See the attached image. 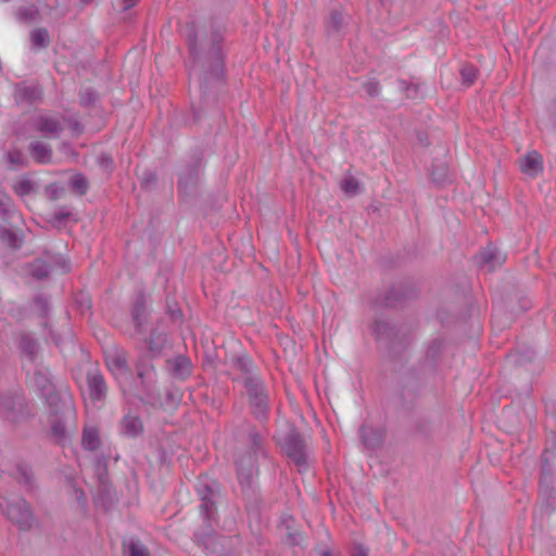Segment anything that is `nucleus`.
<instances>
[{"instance_id": "f257e3e1", "label": "nucleus", "mask_w": 556, "mask_h": 556, "mask_svg": "<svg viewBox=\"0 0 556 556\" xmlns=\"http://www.w3.org/2000/svg\"><path fill=\"white\" fill-rule=\"evenodd\" d=\"M225 26L215 21L211 22L207 34L198 40L194 22L187 24V39L191 56L194 61L207 66L204 80L220 79L224 73V55L222 43L224 41Z\"/></svg>"}, {"instance_id": "f03ea898", "label": "nucleus", "mask_w": 556, "mask_h": 556, "mask_svg": "<svg viewBox=\"0 0 556 556\" xmlns=\"http://www.w3.org/2000/svg\"><path fill=\"white\" fill-rule=\"evenodd\" d=\"M266 455L264 438L254 428H249L240 437L235 453L238 479L243 491L251 489L252 478L257 473L258 459Z\"/></svg>"}, {"instance_id": "7ed1b4c3", "label": "nucleus", "mask_w": 556, "mask_h": 556, "mask_svg": "<svg viewBox=\"0 0 556 556\" xmlns=\"http://www.w3.org/2000/svg\"><path fill=\"white\" fill-rule=\"evenodd\" d=\"M200 514L206 521L215 520L217 504L220 500V488L217 481L208 477H200L197 483Z\"/></svg>"}, {"instance_id": "20e7f679", "label": "nucleus", "mask_w": 556, "mask_h": 556, "mask_svg": "<svg viewBox=\"0 0 556 556\" xmlns=\"http://www.w3.org/2000/svg\"><path fill=\"white\" fill-rule=\"evenodd\" d=\"M245 395L255 418L265 420L269 410V392L261 377L248 378L243 384Z\"/></svg>"}, {"instance_id": "39448f33", "label": "nucleus", "mask_w": 556, "mask_h": 556, "mask_svg": "<svg viewBox=\"0 0 556 556\" xmlns=\"http://www.w3.org/2000/svg\"><path fill=\"white\" fill-rule=\"evenodd\" d=\"M28 415L25 397L20 389L0 393V416L17 422Z\"/></svg>"}, {"instance_id": "423d86ee", "label": "nucleus", "mask_w": 556, "mask_h": 556, "mask_svg": "<svg viewBox=\"0 0 556 556\" xmlns=\"http://www.w3.org/2000/svg\"><path fill=\"white\" fill-rule=\"evenodd\" d=\"M282 450L287 456L295 464L299 471L307 468V443L305 438L295 430L289 431L282 443Z\"/></svg>"}, {"instance_id": "0eeeda50", "label": "nucleus", "mask_w": 556, "mask_h": 556, "mask_svg": "<svg viewBox=\"0 0 556 556\" xmlns=\"http://www.w3.org/2000/svg\"><path fill=\"white\" fill-rule=\"evenodd\" d=\"M4 513L10 521L22 531L30 530L35 523L34 514L23 498L8 503Z\"/></svg>"}, {"instance_id": "6e6552de", "label": "nucleus", "mask_w": 556, "mask_h": 556, "mask_svg": "<svg viewBox=\"0 0 556 556\" xmlns=\"http://www.w3.org/2000/svg\"><path fill=\"white\" fill-rule=\"evenodd\" d=\"M43 397L53 416H70L74 413L72 396L66 391H56L54 388Z\"/></svg>"}, {"instance_id": "1a4fd4ad", "label": "nucleus", "mask_w": 556, "mask_h": 556, "mask_svg": "<svg viewBox=\"0 0 556 556\" xmlns=\"http://www.w3.org/2000/svg\"><path fill=\"white\" fill-rule=\"evenodd\" d=\"M152 358L148 354H142L136 363L137 377L147 392L151 391L156 383V370Z\"/></svg>"}, {"instance_id": "9d476101", "label": "nucleus", "mask_w": 556, "mask_h": 556, "mask_svg": "<svg viewBox=\"0 0 556 556\" xmlns=\"http://www.w3.org/2000/svg\"><path fill=\"white\" fill-rule=\"evenodd\" d=\"M505 261V253L491 244L482 250L478 255L479 266L490 273L502 266Z\"/></svg>"}, {"instance_id": "9b49d317", "label": "nucleus", "mask_w": 556, "mask_h": 556, "mask_svg": "<svg viewBox=\"0 0 556 556\" xmlns=\"http://www.w3.org/2000/svg\"><path fill=\"white\" fill-rule=\"evenodd\" d=\"M106 366L115 375H130L131 369L128 365L127 353L119 348H114L106 353Z\"/></svg>"}, {"instance_id": "f8f14e48", "label": "nucleus", "mask_w": 556, "mask_h": 556, "mask_svg": "<svg viewBox=\"0 0 556 556\" xmlns=\"http://www.w3.org/2000/svg\"><path fill=\"white\" fill-rule=\"evenodd\" d=\"M231 368L237 372V375L232 378V380L239 381L242 384L245 383L248 378L260 377L255 371V367H254L252 361L245 355L232 357Z\"/></svg>"}, {"instance_id": "ddd939ff", "label": "nucleus", "mask_w": 556, "mask_h": 556, "mask_svg": "<svg viewBox=\"0 0 556 556\" xmlns=\"http://www.w3.org/2000/svg\"><path fill=\"white\" fill-rule=\"evenodd\" d=\"M201 169V160H194L187 166L179 176L178 187L185 194L189 193L197 186Z\"/></svg>"}, {"instance_id": "4468645a", "label": "nucleus", "mask_w": 556, "mask_h": 556, "mask_svg": "<svg viewBox=\"0 0 556 556\" xmlns=\"http://www.w3.org/2000/svg\"><path fill=\"white\" fill-rule=\"evenodd\" d=\"M87 386L89 397L92 402H100L106 397L108 387L105 380L97 370L87 374Z\"/></svg>"}, {"instance_id": "2eb2a0df", "label": "nucleus", "mask_w": 556, "mask_h": 556, "mask_svg": "<svg viewBox=\"0 0 556 556\" xmlns=\"http://www.w3.org/2000/svg\"><path fill=\"white\" fill-rule=\"evenodd\" d=\"M166 370L173 378L185 380L191 375L192 364L188 357L177 355L166 361Z\"/></svg>"}, {"instance_id": "dca6fc26", "label": "nucleus", "mask_w": 556, "mask_h": 556, "mask_svg": "<svg viewBox=\"0 0 556 556\" xmlns=\"http://www.w3.org/2000/svg\"><path fill=\"white\" fill-rule=\"evenodd\" d=\"M35 128L46 137L53 138H58L64 129L62 122L52 116H39L35 122Z\"/></svg>"}, {"instance_id": "f3484780", "label": "nucleus", "mask_w": 556, "mask_h": 556, "mask_svg": "<svg viewBox=\"0 0 556 556\" xmlns=\"http://www.w3.org/2000/svg\"><path fill=\"white\" fill-rule=\"evenodd\" d=\"M42 90L37 85H18L15 89V100L17 102L34 103L41 99Z\"/></svg>"}, {"instance_id": "a211bd4d", "label": "nucleus", "mask_w": 556, "mask_h": 556, "mask_svg": "<svg viewBox=\"0 0 556 556\" xmlns=\"http://www.w3.org/2000/svg\"><path fill=\"white\" fill-rule=\"evenodd\" d=\"M121 431L124 435L136 438L143 432V425L139 416L127 414L121 422Z\"/></svg>"}, {"instance_id": "6ab92c4d", "label": "nucleus", "mask_w": 556, "mask_h": 556, "mask_svg": "<svg viewBox=\"0 0 556 556\" xmlns=\"http://www.w3.org/2000/svg\"><path fill=\"white\" fill-rule=\"evenodd\" d=\"M359 433L365 447L369 450H375L379 447L383 441L382 431L369 426H362Z\"/></svg>"}, {"instance_id": "aec40b11", "label": "nucleus", "mask_w": 556, "mask_h": 556, "mask_svg": "<svg viewBox=\"0 0 556 556\" xmlns=\"http://www.w3.org/2000/svg\"><path fill=\"white\" fill-rule=\"evenodd\" d=\"M29 153L31 157L40 164L50 163L52 160V149L48 143L33 141L29 143Z\"/></svg>"}, {"instance_id": "412c9836", "label": "nucleus", "mask_w": 556, "mask_h": 556, "mask_svg": "<svg viewBox=\"0 0 556 556\" xmlns=\"http://www.w3.org/2000/svg\"><path fill=\"white\" fill-rule=\"evenodd\" d=\"M131 317L135 326V334L143 336L146 325V306L142 299L137 300L131 308Z\"/></svg>"}, {"instance_id": "4be33fe9", "label": "nucleus", "mask_w": 556, "mask_h": 556, "mask_svg": "<svg viewBox=\"0 0 556 556\" xmlns=\"http://www.w3.org/2000/svg\"><path fill=\"white\" fill-rule=\"evenodd\" d=\"M522 173L536 175L542 170V156L536 152H529L520 162Z\"/></svg>"}, {"instance_id": "5701e85b", "label": "nucleus", "mask_w": 556, "mask_h": 556, "mask_svg": "<svg viewBox=\"0 0 556 556\" xmlns=\"http://www.w3.org/2000/svg\"><path fill=\"white\" fill-rule=\"evenodd\" d=\"M20 349L31 362L37 357L39 344L29 333H22L20 339Z\"/></svg>"}, {"instance_id": "b1692460", "label": "nucleus", "mask_w": 556, "mask_h": 556, "mask_svg": "<svg viewBox=\"0 0 556 556\" xmlns=\"http://www.w3.org/2000/svg\"><path fill=\"white\" fill-rule=\"evenodd\" d=\"M50 273L51 266L43 260H35L28 265V274L37 280L48 278Z\"/></svg>"}, {"instance_id": "393cba45", "label": "nucleus", "mask_w": 556, "mask_h": 556, "mask_svg": "<svg viewBox=\"0 0 556 556\" xmlns=\"http://www.w3.org/2000/svg\"><path fill=\"white\" fill-rule=\"evenodd\" d=\"M101 444L99 431L91 427L85 428L83 432V446L89 451H96Z\"/></svg>"}, {"instance_id": "a878e982", "label": "nucleus", "mask_w": 556, "mask_h": 556, "mask_svg": "<svg viewBox=\"0 0 556 556\" xmlns=\"http://www.w3.org/2000/svg\"><path fill=\"white\" fill-rule=\"evenodd\" d=\"M165 344V337L162 333L152 332L148 340V355L155 357L160 355Z\"/></svg>"}, {"instance_id": "bb28decb", "label": "nucleus", "mask_w": 556, "mask_h": 556, "mask_svg": "<svg viewBox=\"0 0 556 556\" xmlns=\"http://www.w3.org/2000/svg\"><path fill=\"white\" fill-rule=\"evenodd\" d=\"M0 239L12 249H18L23 243V239L9 228H0Z\"/></svg>"}, {"instance_id": "cd10ccee", "label": "nucleus", "mask_w": 556, "mask_h": 556, "mask_svg": "<svg viewBox=\"0 0 556 556\" xmlns=\"http://www.w3.org/2000/svg\"><path fill=\"white\" fill-rule=\"evenodd\" d=\"M34 381L42 397L54 389V386L50 381L49 377L42 371L35 372Z\"/></svg>"}, {"instance_id": "c85d7f7f", "label": "nucleus", "mask_w": 556, "mask_h": 556, "mask_svg": "<svg viewBox=\"0 0 556 556\" xmlns=\"http://www.w3.org/2000/svg\"><path fill=\"white\" fill-rule=\"evenodd\" d=\"M15 214V207L12 199L8 194L0 195V218L8 220Z\"/></svg>"}, {"instance_id": "c756f323", "label": "nucleus", "mask_w": 556, "mask_h": 556, "mask_svg": "<svg viewBox=\"0 0 556 556\" xmlns=\"http://www.w3.org/2000/svg\"><path fill=\"white\" fill-rule=\"evenodd\" d=\"M31 45L36 48H46L49 45V34L46 28H36L30 33Z\"/></svg>"}, {"instance_id": "7c9ffc66", "label": "nucleus", "mask_w": 556, "mask_h": 556, "mask_svg": "<svg viewBox=\"0 0 556 556\" xmlns=\"http://www.w3.org/2000/svg\"><path fill=\"white\" fill-rule=\"evenodd\" d=\"M13 190L20 197H25L35 191V184L28 178H22L13 185Z\"/></svg>"}, {"instance_id": "2f4dec72", "label": "nucleus", "mask_w": 556, "mask_h": 556, "mask_svg": "<svg viewBox=\"0 0 556 556\" xmlns=\"http://www.w3.org/2000/svg\"><path fill=\"white\" fill-rule=\"evenodd\" d=\"M70 186L74 191L78 192L80 195H84L89 188L88 180L83 174L74 175L70 180Z\"/></svg>"}, {"instance_id": "473e14b6", "label": "nucleus", "mask_w": 556, "mask_h": 556, "mask_svg": "<svg viewBox=\"0 0 556 556\" xmlns=\"http://www.w3.org/2000/svg\"><path fill=\"white\" fill-rule=\"evenodd\" d=\"M343 25V15L339 11H332L327 21V30L328 33H338L342 28Z\"/></svg>"}, {"instance_id": "72a5a7b5", "label": "nucleus", "mask_w": 556, "mask_h": 556, "mask_svg": "<svg viewBox=\"0 0 556 556\" xmlns=\"http://www.w3.org/2000/svg\"><path fill=\"white\" fill-rule=\"evenodd\" d=\"M463 84L470 86L477 78V68L472 65H464L460 70Z\"/></svg>"}, {"instance_id": "f704fd0d", "label": "nucleus", "mask_w": 556, "mask_h": 556, "mask_svg": "<svg viewBox=\"0 0 556 556\" xmlns=\"http://www.w3.org/2000/svg\"><path fill=\"white\" fill-rule=\"evenodd\" d=\"M35 309L40 318H46L49 313V303L42 295H37L34 299Z\"/></svg>"}, {"instance_id": "c9c22d12", "label": "nucleus", "mask_w": 556, "mask_h": 556, "mask_svg": "<svg viewBox=\"0 0 556 556\" xmlns=\"http://www.w3.org/2000/svg\"><path fill=\"white\" fill-rule=\"evenodd\" d=\"M400 88L406 92V97L416 99L420 94L419 84H409L406 80H400Z\"/></svg>"}, {"instance_id": "e433bc0d", "label": "nucleus", "mask_w": 556, "mask_h": 556, "mask_svg": "<svg viewBox=\"0 0 556 556\" xmlns=\"http://www.w3.org/2000/svg\"><path fill=\"white\" fill-rule=\"evenodd\" d=\"M50 424L51 432L55 438L62 439L65 437V425L61 416H54V418L50 420Z\"/></svg>"}, {"instance_id": "4c0bfd02", "label": "nucleus", "mask_w": 556, "mask_h": 556, "mask_svg": "<svg viewBox=\"0 0 556 556\" xmlns=\"http://www.w3.org/2000/svg\"><path fill=\"white\" fill-rule=\"evenodd\" d=\"M38 15L39 12L35 7L21 8L17 12V17L24 22L35 21Z\"/></svg>"}, {"instance_id": "58836bf2", "label": "nucleus", "mask_w": 556, "mask_h": 556, "mask_svg": "<svg viewBox=\"0 0 556 556\" xmlns=\"http://www.w3.org/2000/svg\"><path fill=\"white\" fill-rule=\"evenodd\" d=\"M8 161L16 167H23L27 163L23 152L16 149L8 152Z\"/></svg>"}, {"instance_id": "ea45409f", "label": "nucleus", "mask_w": 556, "mask_h": 556, "mask_svg": "<svg viewBox=\"0 0 556 556\" xmlns=\"http://www.w3.org/2000/svg\"><path fill=\"white\" fill-rule=\"evenodd\" d=\"M79 101L84 106L92 105L97 101V93L91 88H85L79 92Z\"/></svg>"}, {"instance_id": "a19ab883", "label": "nucleus", "mask_w": 556, "mask_h": 556, "mask_svg": "<svg viewBox=\"0 0 556 556\" xmlns=\"http://www.w3.org/2000/svg\"><path fill=\"white\" fill-rule=\"evenodd\" d=\"M342 190L348 194H356L359 190V184L356 178L348 177L341 182Z\"/></svg>"}, {"instance_id": "79ce46f5", "label": "nucleus", "mask_w": 556, "mask_h": 556, "mask_svg": "<svg viewBox=\"0 0 556 556\" xmlns=\"http://www.w3.org/2000/svg\"><path fill=\"white\" fill-rule=\"evenodd\" d=\"M128 556H149L148 548L138 541L128 544Z\"/></svg>"}, {"instance_id": "37998d69", "label": "nucleus", "mask_w": 556, "mask_h": 556, "mask_svg": "<svg viewBox=\"0 0 556 556\" xmlns=\"http://www.w3.org/2000/svg\"><path fill=\"white\" fill-rule=\"evenodd\" d=\"M363 88L365 89L366 93L371 98L378 97L381 91L380 84L376 79H369L365 81L363 84Z\"/></svg>"}, {"instance_id": "c03bdc74", "label": "nucleus", "mask_w": 556, "mask_h": 556, "mask_svg": "<svg viewBox=\"0 0 556 556\" xmlns=\"http://www.w3.org/2000/svg\"><path fill=\"white\" fill-rule=\"evenodd\" d=\"M391 330V326L384 320H376L374 324V332L377 337L389 336Z\"/></svg>"}, {"instance_id": "a18cd8bd", "label": "nucleus", "mask_w": 556, "mask_h": 556, "mask_svg": "<svg viewBox=\"0 0 556 556\" xmlns=\"http://www.w3.org/2000/svg\"><path fill=\"white\" fill-rule=\"evenodd\" d=\"M17 473L18 482L24 483L25 485H31V473L26 466H18Z\"/></svg>"}, {"instance_id": "49530a36", "label": "nucleus", "mask_w": 556, "mask_h": 556, "mask_svg": "<svg viewBox=\"0 0 556 556\" xmlns=\"http://www.w3.org/2000/svg\"><path fill=\"white\" fill-rule=\"evenodd\" d=\"M140 0H114L115 9L121 12L127 11L139 3Z\"/></svg>"}, {"instance_id": "de8ad7c7", "label": "nucleus", "mask_w": 556, "mask_h": 556, "mask_svg": "<svg viewBox=\"0 0 556 556\" xmlns=\"http://www.w3.org/2000/svg\"><path fill=\"white\" fill-rule=\"evenodd\" d=\"M42 2L45 7L50 11L65 8L67 4V0H42Z\"/></svg>"}, {"instance_id": "09e8293b", "label": "nucleus", "mask_w": 556, "mask_h": 556, "mask_svg": "<svg viewBox=\"0 0 556 556\" xmlns=\"http://www.w3.org/2000/svg\"><path fill=\"white\" fill-rule=\"evenodd\" d=\"M99 164L101 167H103L105 170L111 172L113 168V159L111 155L103 153L99 156Z\"/></svg>"}, {"instance_id": "8fccbe9b", "label": "nucleus", "mask_w": 556, "mask_h": 556, "mask_svg": "<svg viewBox=\"0 0 556 556\" xmlns=\"http://www.w3.org/2000/svg\"><path fill=\"white\" fill-rule=\"evenodd\" d=\"M399 301V294H397V291H395L394 289H392L388 295L386 296V305L388 306H393L397 303Z\"/></svg>"}, {"instance_id": "3c124183", "label": "nucleus", "mask_w": 556, "mask_h": 556, "mask_svg": "<svg viewBox=\"0 0 556 556\" xmlns=\"http://www.w3.org/2000/svg\"><path fill=\"white\" fill-rule=\"evenodd\" d=\"M70 215H71V213L68 211L61 210V211L54 213L53 219L60 225V224L64 223L65 220H67Z\"/></svg>"}, {"instance_id": "603ef678", "label": "nucleus", "mask_w": 556, "mask_h": 556, "mask_svg": "<svg viewBox=\"0 0 556 556\" xmlns=\"http://www.w3.org/2000/svg\"><path fill=\"white\" fill-rule=\"evenodd\" d=\"M431 176L434 181L443 182L446 178V170L444 168H441L439 170L433 169Z\"/></svg>"}, {"instance_id": "864d4df0", "label": "nucleus", "mask_w": 556, "mask_h": 556, "mask_svg": "<svg viewBox=\"0 0 556 556\" xmlns=\"http://www.w3.org/2000/svg\"><path fill=\"white\" fill-rule=\"evenodd\" d=\"M354 556H367V551L365 547L358 545L354 549Z\"/></svg>"}, {"instance_id": "5fc2aeb1", "label": "nucleus", "mask_w": 556, "mask_h": 556, "mask_svg": "<svg viewBox=\"0 0 556 556\" xmlns=\"http://www.w3.org/2000/svg\"><path fill=\"white\" fill-rule=\"evenodd\" d=\"M67 122H68V125L71 126V128H72L74 131H78V132H79V131L81 130V127H80L79 122H77V121H71V119H68Z\"/></svg>"}, {"instance_id": "6e6d98bb", "label": "nucleus", "mask_w": 556, "mask_h": 556, "mask_svg": "<svg viewBox=\"0 0 556 556\" xmlns=\"http://www.w3.org/2000/svg\"><path fill=\"white\" fill-rule=\"evenodd\" d=\"M76 493H77V498H78V501H81V500H84V501H85V493H84V491H83V490H78V489H77V490H76Z\"/></svg>"}, {"instance_id": "4d7b16f0", "label": "nucleus", "mask_w": 556, "mask_h": 556, "mask_svg": "<svg viewBox=\"0 0 556 556\" xmlns=\"http://www.w3.org/2000/svg\"><path fill=\"white\" fill-rule=\"evenodd\" d=\"M50 189H51L52 199H56L58 198V188L51 186Z\"/></svg>"}, {"instance_id": "13d9d810", "label": "nucleus", "mask_w": 556, "mask_h": 556, "mask_svg": "<svg viewBox=\"0 0 556 556\" xmlns=\"http://www.w3.org/2000/svg\"><path fill=\"white\" fill-rule=\"evenodd\" d=\"M51 337H52V340L54 341V343H55L56 345H59V344H60V339H59V338H56V337L53 334V332H51Z\"/></svg>"}, {"instance_id": "bf43d9fd", "label": "nucleus", "mask_w": 556, "mask_h": 556, "mask_svg": "<svg viewBox=\"0 0 556 556\" xmlns=\"http://www.w3.org/2000/svg\"><path fill=\"white\" fill-rule=\"evenodd\" d=\"M553 446L556 448V433L553 434Z\"/></svg>"}, {"instance_id": "052dcab7", "label": "nucleus", "mask_w": 556, "mask_h": 556, "mask_svg": "<svg viewBox=\"0 0 556 556\" xmlns=\"http://www.w3.org/2000/svg\"><path fill=\"white\" fill-rule=\"evenodd\" d=\"M83 3L87 4L90 3L92 0H80Z\"/></svg>"}, {"instance_id": "680f3d73", "label": "nucleus", "mask_w": 556, "mask_h": 556, "mask_svg": "<svg viewBox=\"0 0 556 556\" xmlns=\"http://www.w3.org/2000/svg\"><path fill=\"white\" fill-rule=\"evenodd\" d=\"M419 141L425 142V138L421 135L419 136Z\"/></svg>"}]
</instances>
